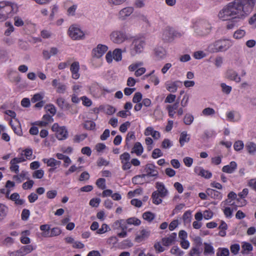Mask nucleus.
I'll return each mask as SVG.
<instances>
[{
    "label": "nucleus",
    "mask_w": 256,
    "mask_h": 256,
    "mask_svg": "<svg viewBox=\"0 0 256 256\" xmlns=\"http://www.w3.org/2000/svg\"><path fill=\"white\" fill-rule=\"evenodd\" d=\"M256 3V0H234L224 7L226 15L234 16L235 20L244 18L252 10Z\"/></svg>",
    "instance_id": "nucleus-1"
},
{
    "label": "nucleus",
    "mask_w": 256,
    "mask_h": 256,
    "mask_svg": "<svg viewBox=\"0 0 256 256\" xmlns=\"http://www.w3.org/2000/svg\"><path fill=\"white\" fill-rule=\"evenodd\" d=\"M190 138L187 134L186 132L184 131L180 134V143L181 146H182L185 142H188L190 141Z\"/></svg>",
    "instance_id": "nucleus-24"
},
{
    "label": "nucleus",
    "mask_w": 256,
    "mask_h": 256,
    "mask_svg": "<svg viewBox=\"0 0 256 256\" xmlns=\"http://www.w3.org/2000/svg\"><path fill=\"white\" fill-rule=\"evenodd\" d=\"M20 250L22 256L31 252L34 250V248L32 245H26L22 246Z\"/></svg>",
    "instance_id": "nucleus-25"
},
{
    "label": "nucleus",
    "mask_w": 256,
    "mask_h": 256,
    "mask_svg": "<svg viewBox=\"0 0 256 256\" xmlns=\"http://www.w3.org/2000/svg\"><path fill=\"white\" fill-rule=\"evenodd\" d=\"M80 99L82 101V104L86 106H90L92 104V101L90 99L88 98L86 96H83L81 97Z\"/></svg>",
    "instance_id": "nucleus-64"
},
{
    "label": "nucleus",
    "mask_w": 256,
    "mask_h": 256,
    "mask_svg": "<svg viewBox=\"0 0 256 256\" xmlns=\"http://www.w3.org/2000/svg\"><path fill=\"white\" fill-rule=\"evenodd\" d=\"M146 174H144L146 176H154L157 177L158 176V172L156 170L155 166L152 164H148L146 165L144 170Z\"/></svg>",
    "instance_id": "nucleus-10"
},
{
    "label": "nucleus",
    "mask_w": 256,
    "mask_h": 256,
    "mask_svg": "<svg viewBox=\"0 0 256 256\" xmlns=\"http://www.w3.org/2000/svg\"><path fill=\"white\" fill-rule=\"evenodd\" d=\"M130 158V154L127 152H125L120 156V159L122 163H124V162L129 161Z\"/></svg>",
    "instance_id": "nucleus-58"
},
{
    "label": "nucleus",
    "mask_w": 256,
    "mask_h": 256,
    "mask_svg": "<svg viewBox=\"0 0 256 256\" xmlns=\"http://www.w3.org/2000/svg\"><path fill=\"white\" fill-rule=\"evenodd\" d=\"M30 214V212L28 210L24 209L22 212V219L23 220H26Z\"/></svg>",
    "instance_id": "nucleus-60"
},
{
    "label": "nucleus",
    "mask_w": 256,
    "mask_h": 256,
    "mask_svg": "<svg viewBox=\"0 0 256 256\" xmlns=\"http://www.w3.org/2000/svg\"><path fill=\"white\" fill-rule=\"evenodd\" d=\"M108 226L106 224H102V227L98 229L97 230V233L99 234H104L106 232H107L108 230H110Z\"/></svg>",
    "instance_id": "nucleus-54"
},
{
    "label": "nucleus",
    "mask_w": 256,
    "mask_h": 256,
    "mask_svg": "<svg viewBox=\"0 0 256 256\" xmlns=\"http://www.w3.org/2000/svg\"><path fill=\"white\" fill-rule=\"evenodd\" d=\"M230 46V42L228 40H219L214 44L213 52H224L227 50Z\"/></svg>",
    "instance_id": "nucleus-7"
},
{
    "label": "nucleus",
    "mask_w": 256,
    "mask_h": 256,
    "mask_svg": "<svg viewBox=\"0 0 256 256\" xmlns=\"http://www.w3.org/2000/svg\"><path fill=\"white\" fill-rule=\"evenodd\" d=\"M213 135H214L213 132L206 130V131H204L202 138L204 140H208L209 138L212 137Z\"/></svg>",
    "instance_id": "nucleus-63"
},
{
    "label": "nucleus",
    "mask_w": 256,
    "mask_h": 256,
    "mask_svg": "<svg viewBox=\"0 0 256 256\" xmlns=\"http://www.w3.org/2000/svg\"><path fill=\"white\" fill-rule=\"evenodd\" d=\"M170 252L173 254L177 256H182L184 254V252L181 250L178 246H174L172 248Z\"/></svg>",
    "instance_id": "nucleus-42"
},
{
    "label": "nucleus",
    "mask_w": 256,
    "mask_h": 256,
    "mask_svg": "<svg viewBox=\"0 0 256 256\" xmlns=\"http://www.w3.org/2000/svg\"><path fill=\"white\" fill-rule=\"evenodd\" d=\"M142 99V94L140 92H136L133 97L132 102L134 103H138L141 101Z\"/></svg>",
    "instance_id": "nucleus-55"
},
{
    "label": "nucleus",
    "mask_w": 256,
    "mask_h": 256,
    "mask_svg": "<svg viewBox=\"0 0 256 256\" xmlns=\"http://www.w3.org/2000/svg\"><path fill=\"white\" fill-rule=\"evenodd\" d=\"M52 114L50 115L48 114H44L42 117V120L44 122H48V123H50L54 121V119L52 118V116H54V114L56 113H52Z\"/></svg>",
    "instance_id": "nucleus-56"
},
{
    "label": "nucleus",
    "mask_w": 256,
    "mask_h": 256,
    "mask_svg": "<svg viewBox=\"0 0 256 256\" xmlns=\"http://www.w3.org/2000/svg\"><path fill=\"white\" fill-rule=\"evenodd\" d=\"M160 196V194L158 192V191H154L152 192V197L154 204H158L162 203V200L159 198Z\"/></svg>",
    "instance_id": "nucleus-33"
},
{
    "label": "nucleus",
    "mask_w": 256,
    "mask_h": 256,
    "mask_svg": "<svg viewBox=\"0 0 256 256\" xmlns=\"http://www.w3.org/2000/svg\"><path fill=\"white\" fill-rule=\"evenodd\" d=\"M194 120V116L190 113H186L184 118V122L186 125L190 124Z\"/></svg>",
    "instance_id": "nucleus-38"
},
{
    "label": "nucleus",
    "mask_w": 256,
    "mask_h": 256,
    "mask_svg": "<svg viewBox=\"0 0 256 256\" xmlns=\"http://www.w3.org/2000/svg\"><path fill=\"white\" fill-rule=\"evenodd\" d=\"M192 218V212L190 210L186 212L183 215V220L185 223H190Z\"/></svg>",
    "instance_id": "nucleus-44"
},
{
    "label": "nucleus",
    "mask_w": 256,
    "mask_h": 256,
    "mask_svg": "<svg viewBox=\"0 0 256 256\" xmlns=\"http://www.w3.org/2000/svg\"><path fill=\"white\" fill-rule=\"evenodd\" d=\"M177 34L179 36L180 34L174 32V30L171 28H166L163 32L162 38L165 41H172L174 36H176Z\"/></svg>",
    "instance_id": "nucleus-11"
},
{
    "label": "nucleus",
    "mask_w": 256,
    "mask_h": 256,
    "mask_svg": "<svg viewBox=\"0 0 256 256\" xmlns=\"http://www.w3.org/2000/svg\"><path fill=\"white\" fill-rule=\"evenodd\" d=\"M113 58L116 61L119 62L122 60V50L120 48H116L113 51Z\"/></svg>",
    "instance_id": "nucleus-29"
},
{
    "label": "nucleus",
    "mask_w": 256,
    "mask_h": 256,
    "mask_svg": "<svg viewBox=\"0 0 256 256\" xmlns=\"http://www.w3.org/2000/svg\"><path fill=\"white\" fill-rule=\"evenodd\" d=\"M145 178V175L142 174L136 176L132 178V182L134 184H144L142 178Z\"/></svg>",
    "instance_id": "nucleus-28"
},
{
    "label": "nucleus",
    "mask_w": 256,
    "mask_h": 256,
    "mask_svg": "<svg viewBox=\"0 0 256 256\" xmlns=\"http://www.w3.org/2000/svg\"><path fill=\"white\" fill-rule=\"evenodd\" d=\"M246 34V32L244 30H239L236 31L234 34V37L235 38L239 39L242 38Z\"/></svg>",
    "instance_id": "nucleus-51"
},
{
    "label": "nucleus",
    "mask_w": 256,
    "mask_h": 256,
    "mask_svg": "<svg viewBox=\"0 0 256 256\" xmlns=\"http://www.w3.org/2000/svg\"><path fill=\"white\" fill-rule=\"evenodd\" d=\"M87 136L88 134H86L76 135L74 138V142L78 143L84 140Z\"/></svg>",
    "instance_id": "nucleus-46"
},
{
    "label": "nucleus",
    "mask_w": 256,
    "mask_h": 256,
    "mask_svg": "<svg viewBox=\"0 0 256 256\" xmlns=\"http://www.w3.org/2000/svg\"><path fill=\"white\" fill-rule=\"evenodd\" d=\"M244 143L242 140L236 141L234 144V149L236 151H239L244 148Z\"/></svg>",
    "instance_id": "nucleus-49"
},
{
    "label": "nucleus",
    "mask_w": 256,
    "mask_h": 256,
    "mask_svg": "<svg viewBox=\"0 0 256 256\" xmlns=\"http://www.w3.org/2000/svg\"><path fill=\"white\" fill-rule=\"evenodd\" d=\"M44 175V171L42 170H35L32 174V177L35 178L40 179Z\"/></svg>",
    "instance_id": "nucleus-45"
},
{
    "label": "nucleus",
    "mask_w": 256,
    "mask_h": 256,
    "mask_svg": "<svg viewBox=\"0 0 256 256\" xmlns=\"http://www.w3.org/2000/svg\"><path fill=\"white\" fill-rule=\"evenodd\" d=\"M227 78L232 80H234L236 82H239L241 78L238 76V73L232 70H228L226 73Z\"/></svg>",
    "instance_id": "nucleus-20"
},
{
    "label": "nucleus",
    "mask_w": 256,
    "mask_h": 256,
    "mask_svg": "<svg viewBox=\"0 0 256 256\" xmlns=\"http://www.w3.org/2000/svg\"><path fill=\"white\" fill-rule=\"evenodd\" d=\"M84 126L88 130H92L95 128L96 124L92 120H86L84 124Z\"/></svg>",
    "instance_id": "nucleus-37"
},
{
    "label": "nucleus",
    "mask_w": 256,
    "mask_h": 256,
    "mask_svg": "<svg viewBox=\"0 0 256 256\" xmlns=\"http://www.w3.org/2000/svg\"><path fill=\"white\" fill-rule=\"evenodd\" d=\"M8 208L2 204H0V222L6 216Z\"/></svg>",
    "instance_id": "nucleus-27"
},
{
    "label": "nucleus",
    "mask_w": 256,
    "mask_h": 256,
    "mask_svg": "<svg viewBox=\"0 0 256 256\" xmlns=\"http://www.w3.org/2000/svg\"><path fill=\"white\" fill-rule=\"evenodd\" d=\"M200 252L199 251L198 248H192L190 252V256H200Z\"/></svg>",
    "instance_id": "nucleus-62"
},
{
    "label": "nucleus",
    "mask_w": 256,
    "mask_h": 256,
    "mask_svg": "<svg viewBox=\"0 0 256 256\" xmlns=\"http://www.w3.org/2000/svg\"><path fill=\"white\" fill-rule=\"evenodd\" d=\"M145 136L151 135L154 139L158 140L160 138V133L158 131L154 130L152 127H148L144 132Z\"/></svg>",
    "instance_id": "nucleus-17"
},
{
    "label": "nucleus",
    "mask_w": 256,
    "mask_h": 256,
    "mask_svg": "<svg viewBox=\"0 0 256 256\" xmlns=\"http://www.w3.org/2000/svg\"><path fill=\"white\" fill-rule=\"evenodd\" d=\"M43 98L42 96L40 94H36L34 95L32 98L31 99V102L32 103H35L36 102H39L41 100H42V99Z\"/></svg>",
    "instance_id": "nucleus-59"
},
{
    "label": "nucleus",
    "mask_w": 256,
    "mask_h": 256,
    "mask_svg": "<svg viewBox=\"0 0 256 256\" xmlns=\"http://www.w3.org/2000/svg\"><path fill=\"white\" fill-rule=\"evenodd\" d=\"M142 218L146 220L151 222L155 218L154 214L150 212H146L142 214Z\"/></svg>",
    "instance_id": "nucleus-35"
},
{
    "label": "nucleus",
    "mask_w": 256,
    "mask_h": 256,
    "mask_svg": "<svg viewBox=\"0 0 256 256\" xmlns=\"http://www.w3.org/2000/svg\"><path fill=\"white\" fill-rule=\"evenodd\" d=\"M50 232H51L50 236L52 237H53V236H59L62 232V230H60V228L55 227V228H54L50 229Z\"/></svg>",
    "instance_id": "nucleus-52"
},
{
    "label": "nucleus",
    "mask_w": 256,
    "mask_h": 256,
    "mask_svg": "<svg viewBox=\"0 0 256 256\" xmlns=\"http://www.w3.org/2000/svg\"><path fill=\"white\" fill-rule=\"evenodd\" d=\"M110 38L115 44H122L128 39L126 33L122 31H114L110 34Z\"/></svg>",
    "instance_id": "nucleus-5"
},
{
    "label": "nucleus",
    "mask_w": 256,
    "mask_h": 256,
    "mask_svg": "<svg viewBox=\"0 0 256 256\" xmlns=\"http://www.w3.org/2000/svg\"><path fill=\"white\" fill-rule=\"evenodd\" d=\"M155 54L156 56L160 58L164 57L166 52L165 50L162 47H158L155 48Z\"/></svg>",
    "instance_id": "nucleus-30"
},
{
    "label": "nucleus",
    "mask_w": 256,
    "mask_h": 256,
    "mask_svg": "<svg viewBox=\"0 0 256 256\" xmlns=\"http://www.w3.org/2000/svg\"><path fill=\"white\" fill-rule=\"evenodd\" d=\"M229 250L227 248H219L216 252V256H228Z\"/></svg>",
    "instance_id": "nucleus-40"
},
{
    "label": "nucleus",
    "mask_w": 256,
    "mask_h": 256,
    "mask_svg": "<svg viewBox=\"0 0 256 256\" xmlns=\"http://www.w3.org/2000/svg\"><path fill=\"white\" fill-rule=\"evenodd\" d=\"M220 86L222 87V92L227 94H229L232 90V87L230 86H227L224 83H222L220 84Z\"/></svg>",
    "instance_id": "nucleus-50"
},
{
    "label": "nucleus",
    "mask_w": 256,
    "mask_h": 256,
    "mask_svg": "<svg viewBox=\"0 0 256 256\" xmlns=\"http://www.w3.org/2000/svg\"><path fill=\"white\" fill-rule=\"evenodd\" d=\"M96 184L100 188L104 190L106 186V180L104 178H100L97 180Z\"/></svg>",
    "instance_id": "nucleus-43"
},
{
    "label": "nucleus",
    "mask_w": 256,
    "mask_h": 256,
    "mask_svg": "<svg viewBox=\"0 0 256 256\" xmlns=\"http://www.w3.org/2000/svg\"><path fill=\"white\" fill-rule=\"evenodd\" d=\"M172 146V144L169 139L165 138L162 144V146L164 148H170Z\"/></svg>",
    "instance_id": "nucleus-61"
},
{
    "label": "nucleus",
    "mask_w": 256,
    "mask_h": 256,
    "mask_svg": "<svg viewBox=\"0 0 256 256\" xmlns=\"http://www.w3.org/2000/svg\"><path fill=\"white\" fill-rule=\"evenodd\" d=\"M18 10L16 5L9 2H0V22L12 17Z\"/></svg>",
    "instance_id": "nucleus-2"
},
{
    "label": "nucleus",
    "mask_w": 256,
    "mask_h": 256,
    "mask_svg": "<svg viewBox=\"0 0 256 256\" xmlns=\"http://www.w3.org/2000/svg\"><path fill=\"white\" fill-rule=\"evenodd\" d=\"M132 152H135L138 156H140L143 152V147L139 142L135 143L132 148Z\"/></svg>",
    "instance_id": "nucleus-26"
},
{
    "label": "nucleus",
    "mask_w": 256,
    "mask_h": 256,
    "mask_svg": "<svg viewBox=\"0 0 256 256\" xmlns=\"http://www.w3.org/2000/svg\"><path fill=\"white\" fill-rule=\"evenodd\" d=\"M80 70V64L78 62H72L70 66V70L72 74V77L74 79H78L80 77L78 71Z\"/></svg>",
    "instance_id": "nucleus-12"
},
{
    "label": "nucleus",
    "mask_w": 256,
    "mask_h": 256,
    "mask_svg": "<svg viewBox=\"0 0 256 256\" xmlns=\"http://www.w3.org/2000/svg\"><path fill=\"white\" fill-rule=\"evenodd\" d=\"M162 156V152L160 148H155L152 152V156L154 158H157Z\"/></svg>",
    "instance_id": "nucleus-53"
},
{
    "label": "nucleus",
    "mask_w": 256,
    "mask_h": 256,
    "mask_svg": "<svg viewBox=\"0 0 256 256\" xmlns=\"http://www.w3.org/2000/svg\"><path fill=\"white\" fill-rule=\"evenodd\" d=\"M108 50V48L106 46L98 44L96 48H94L92 50V56L99 58L102 56V55Z\"/></svg>",
    "instance_id": "nucleus-9"
},
{
    "label": "nucleus",
    "mask_w": 256,
    "mask_h": 256,
    "mask_svg": "<svg viewBox=\"0 0 256 256\" xmlns=\"http://www.w3.org/2000/svg\"><path fill=\"white\" fill-rule=\"evenodd\" d=\"M126 223L128 224H134V226H138L140 224L141 221L136 217H132L126 220Z\"/></svg>",
    "instance_id": "nucleus-36"
},
{
    "label": "nucleus",
    "mask_w": 256,
    "mask_h": 256,
    "mask_svg": "<svg viewBox=\"0 0 256 256\" xmlns=\"http://www.w3.org/2000/svg\"><path fill=\"white\" fill-rule=\"evenodd\" d=\"M240 250V246L239 244H236L231 245L230 246V250L234 255H236L238 254L239 250Z\"/></svg>",
    "instance_id": "nucleus-48"
},
{
    "label": "nucleus",
    "mask_w": 256,
    "mask_h": 256,
    "mask_svg": "<svg viewBox=\"0 0 256 256\" xmlns=\"http://www.w3.org/2000/svg\"><path fill=\"white\" fill-rule=\"evenodd\" d=\"M211 28L212 26L208 22L201 21L196 26L195 31L198 35L204 36L210 32Z\"/></svg>",
    "instance_id": "nucleus-4"
},
{
    "label": "nucleus",
    "mask_w": 256,
    "mask_h": 256,
    "mask_svg": "<svg viewBox=\"0 0 256 256\" xmlns=\"http://www.w3.org/2000/svg\"><path fill=\"white\" fill-rule=\"evenodd\" d=\"M204 254L205 255L208 254H214V249L212 246L210 244H208L206 242L204 243Z\"/></svg>",
    "instance_id": "nucleus-34"
},
{
    "label": "nucleus",
    "mask_w": 256,
    "mask_h": 256,
    "mask_svg": "<svg viewBox=\"0 0 256 256\" xmlns=\"http://www.w3.org/2000/svg\"><path fill=\"white\" fill-rule=\"evenodd\" d=\"M57 104L62 110H68L67 108L68 107V104L64 98H58Z\"/></svg>",
    "instance_id": "nucleus-32"
},
{
    "label": "nucleus",
    "mask_w": 256,
    "mask_h": 256,
    "mask_svg": "<svg viewBox=\"0 0 256 256\" xmlns=\"http://www.w3.org/2000/svg\"><path fill=\"white\" fill-rule=\"evenodd\" d=\"M134 11L132 7H127L122 9L120 10V15L124 19L126 17L130 16Z\"/></svg>",
    "instance_id": "nucleus-22"
},
{
    "label": "nucleus",
    "mask_w": 256,
    "mask_h": 256,
    "mask_svg": "<svg viewBox=\"0 0 256 256\" xmlns=\"http://www.w3.org/2000/svg\"><path fill=\"white\" fill-rule=\"evenodd\" d=\"M178 82L176 81V82H174L172 83L170 85L167 84L166 85L167 86V87H166L167 90L169 92H176V90H177V88H178L177 83Z\"/></svg>",
    "instance_id": "nucleus-41"
},
{
    "label": "nucleus",
    "mask_w": 256,
    "mask_h": 256,
    "mask_svg": "<svg viewBox=\"0 0 256 256\" xmlns=\"http://www.w3.org/2000/svg\"><path fill=\"white\" fill-rule=\"evenodd\" d=\"M206 192L208 196L214 199L221 200L222 198V194L214 190L208 188Z\"/></svg>",
    "instance_id": "nucleus-16"
},
{
    "label": "nucleus",
    "mask_w": 256,
    "mask_h": 256,
    "mask_svg": "<svg viewBox=\"0 0 256 256\" xmlns=\"http://www.w3.org/2000/svg\"><path fill=\"white\" fill-rule=\"evenodd\" d=\"M242 247V253L244 254H246V250L250 252L252 250L253 248L252 245L246 242H244Z\"/></svg>",
    "instance_id": "nucleus-39"
},
{
    "label": "nucleus",
    "mask_w": 256,
    "mask_h": 256,
    "mask_svg": "<svg viewBox=\"0 0 256 256\" xmlns=\"http://www.w3.org/2000/svg\"><path fill=\"white\" fill-rule=\"evenodd\" d=\"M156 188L158 189V192L162 198H164L168 194V190L165 188L164 184L162 182H157L156 183Z\"/></svg>",
    "instance_id": "nucleus-18"
},
{
    "label": "nucleus",
    "mask_w": 256,
    "mask_h": 256,
    "mask_svg": "<svg viewBox=\"0 0 256 256\" xmlns=\"http://www.w3.org/2000/svg\"><path fill=\"white\" fill-rule=\"evenodd\" d=\"M150 235V231L142 229L140 232V234L136 235L135 238V241L137 242H140L142 240H145L148 238Z\"/></svg>",
    "instance_id": "nucleus-13"
},
{
    "label": "nucleus",
    "mask_w": 256,
    "mask_h": 256,
    "mask_svg": "<svg viewBox=\"0 0 256 256\" xmlns=\"http://www.w3.org/2000/svg\"><path fill=\"white\" fill-rule=\"evenodd\" d=\"M69 35L73 40L82 38L84 37V34L79 28L72 26L68 30Z\"/></svg>",
    "instance_id": "nucleus-8"
},
{
    "label": "nucleus",
    "mask_w": 256,
    "mask_h": 256,
    "mask_svg": "<svg viewBox=\"0 0 256 256\" xmlns=\"http://www.w3.org/2000/svg\"><path fill=\"white\" fill-rule=\"evenodd\" d=\"M198 175L201 176L206 178H210L212 176V174L208 170H204L203 168L200 170V172L198 173Z\"/></svg>",
    "instance_id": "nucleus-47"
},
{
    "label": "nucleus",
    "mask_w": 256,
    "mask_h": 256,
    "mask_svg": "<svg viewBox=\"0 0 256 256\" xmlns=\"http://www.w3.org/2000/svg\"><path fill=\"white\" fill-rule=\"evenodd\" d=\"M176 236V232L172 233L168 237L164 238L162 239V244L165 246L170 245L174 241Z\"/></svg>",
    "instance_id": "nucleus-21"
},
{
    "label": "nucleus",
    "mask_w": 256,
    "mask_h": 256,
    "mask_svg": "<svg viewBox=\"0 0 256 256\" xmlns=\"http://www.w3.org/2000/svg\"><path fill=\"white\" fill-rule=\"evenodd\" d=\"M34 184V182L32 180H29L22 184V188L24 190L30 189Z\"/></svg>",
    "instance_id": "nucleus-57"
},
{
    "label": "nucleus",
    "mask_w": 256,
    "mask_h": 256,
    "mask_svg": "<svg viewBox=\"0 0 256 256\" xmlns=\"http://www.w3.org/2000/svg\"><path fill=\"white\" fill-rule=\"evenodd\" d=\"M68 132L65 127H60L56 130V137L59 140H66L68 138Z\"/></svg>",
    "instance_id": "nucleus-14"
},
{
    "label": "nucleus",
    "mask_w": 256,
    "mask_h": 256,
    "mask_svg": "<svg viewBox=\"0 0 256 256\" xmlns=\"http://www.w3.org/2000/svg\"><path fill=\"white\" fill-rule=\"evenodd\" d=\"M226 118L228 120L231 122L238 121L240 118L238 113H227Z\"/></svg>",
    "instance_id": "nucleus-31"
},
{
    "label": "nucleus",
    "mask_w": 256,
    "mask_h": 256,
    "mask_svg": "<svg viewBox=\"0 0 256 256\" xmlns=\"http://www.w3.org/2000/svg\"><path fill=\"white\" fill-rule=\"evenodd\" d=\"M246 148L250 154H254L256 152V144L254 142H248L246 144Z\"/></svg>",
    "instance_id": "nucleus-23"
},
{
    "label": "nucleus",
    "mask_w": 256,
    "mask_h": 256,
    "mask_svg": "<svg viewBox=\"0 0 256 256\" xmlns=\"http://www.w3.org/2000/svg\"><path fill=\"white\" fill-rule=\"evenodd\" d=\"M116 108L108 104L101 105L98 108H95L94 111L98 110L102 112H116Z\"/></svg>",
    "instance_id": "nucleus-19"
},
{
    "label": "nucleus",
    "mask_w": 256,
    "mask_h": 256,
    "mask_svg": "<svg viewBox=\"0 0 256 256\" xmlns=\"http://www.w3.org/2000/svg\"><path fill=\"white\" fill-rule=\"evenodd\" d=\"M237 164L235 162H231L229 164L224 166L222 168V171L224 172L232 174L236 169Z\"/></svg>",
    "instance_id": "nucleus-15"
},
{
    "label": "nucleus",
    "mask_w": 256,
    "mask_h": 256,
    "mask_svg": "<svg viewBox=\"0 0 256 256\" xmlns=\"http://www.w3.org/2000/svg\"><path fill=\"white\" fill-rule=\"evenodd\" d=\"M224 12V8L223 9L219 12L218 16L220 18H221L222 20H230V22H228V24L226 26V28L228 30L232 29L235 24L240 22V20H243L244 18H239L238 20H235L234 18V16L231 15H226L224 13H222Z\"/></svg>",
    "instance_id": "nucleus-6"
},
{
    "label": "nucleus",
    "mask_w": 256,
    "mask_h": 256,
    "mask_svg": "<svg viewBox=\"0 0 256 256\" xmlns=\"http://www.w3.org/2000/svg\"><path fill=\"white\" fill-rule=\"evenodd\" d=\"M145 45V42L142 38L134 39L130 46V54L134 56L137 54L141 53L144 50Z\"/></svg>",
    "instance_id": "nucleus-3"
}]
</instances>
